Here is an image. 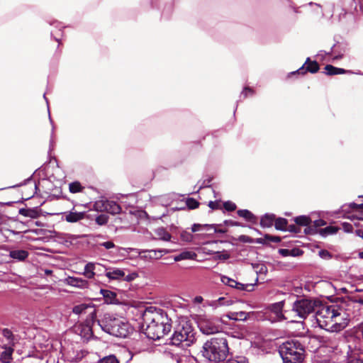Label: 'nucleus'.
Segmentation results:
<instances>
[{"label":"nucleus","mask_w":363,"mask_h":363,"mask_svg":"<svg viewBox=\"0 0 363 363\" xmlns=\"http://www.w3.org/2000/svg\"><path fill=\"white\" fill-rule=\"evenodd\" d=\"M142 317V330L149 339L160 340L171 330V319L168 318L166 312L161 309L157 311L152 306L147 307Z\"/></svg>","instance_id":"f257e3e1"},{"label":"nucleus","mask_w":363,"mask_h":363,"mask_svg":"<svg viewBox=\"0 0 363 363\" xmlns=\"http://www.w3.org/2000/svg\"><path fill=\"white\" fill-rule=\"evenodd\" d=\"M201 352L210 362L218 363L225 361L229 352L227 339L223 335L211 338L203 344Z\"/></svg>","instance_id":"f03ea898"},{"label":"nucleus","mask_w":363,"mask_h":363,"mask_svg":"<svg viewBox=\"0 0 363 363\" xmlns=\"http://www.w3.org/2000/svg\"><path fill=\"white\" fill-rule=\"evenodd\" d=\"M97 325L106 333L122 338L126 337L133 330L128 322L108 313L104 314L102 319L97 320Z\"/></svg>","instance_id":"7ed1b4c3"},{"label":"nucleus","mask_w":363,"mask_h":363,"mask_svg":"<svg viewBox=\"0 0 363 363\" xmlns=\"http://www.w3.org/2000/svg\"><path fill=\"white\" fill-rule=\"evenodd\" d=\"M284 363H301L305 357V349L298 340L286 341L279 347Z\"/></svg>","instance_id":"20e7f679"},{"label":"nucleus","mask_w":363,"mask_h":363,"mask_svg":"<svg viewBox=\"0 0 363 363\" xmlns=\"http://www.w3.org/2000/svg\"><path fill=\"white\" fill-rule=\"evenodd\" d=\"M289 298L293 301L292 311L302 319H306L310 313L315 311V308L319 304L318 300L311 298L298 297L296 295H291Z\"/></svg>","instance_id":"39448f33"},{"label":"nucleus","mask_w":363,"mask_h":363,"mask_svg":"<svg viewBox=\"0 0 363 363\" xmlns=\"http://www.w3.org/2000/svg\"><path fill=\"white\" fill-rule=\"evenodd\" d=\"M194 339V333L192 327L186 322L184 324L179 325L177 330L169 339L168 344L170 345L179 346L182 345L184 342H186V345H189V342H192Z\"/></svg>","instance_id":"423d86ee"},{"label":"nucleus","mask_w":363,"mask_h":363,"mask_svg":"<svg viewBox=\"0 0 363 363\" xmlns=\"http://www.w3.org/2000/svg\"><path fill=\"white\" fill-rule=\"evenodd\" d=\"M197 324L200 331L205 335L218 333L222 330L221 320L218 317H201Z\"/></svg>","instance_id":"0eeeda50"},{"label":"nucleus","mask_w":363,"mask_h":363,"mask_svg":"<svg viewBox=\"0 0 363 363\" xmlns=\"http://www.w3.org/2000/svg\"><path fill=\"white\" fill-rule=\"evenodd\" d=\"M72 313L80 317L86 315L85 320L92 321L96 318V311L94 305L89 303H82L72 308Z\"/></svg>","instance_id":"6e6552de"},{"label":"nucleus","mask_w":363,"mask_h":363,"mask_svg":"<svg viewBox=\"0 0 363 363\" xmlns=\"http://www.w3.org/2000/svg\"><path fill=\"white\" fill-rule=\"evenodd\" d=\"M94 206L97 211H106L112 215L118 214L121 211V206L114 201H99L95 203Z\"/></svg>","instance_id":"1a4fd4ad"},{"label":"nucleus","mask_w":363,"mask_h":363,"mask_svg":"<svg viewBox=\"0 0 363 363\" xmlns=\"http://www.w3.org/2000/svg\"><path fill=\"white\" fill-rule=\"evenodd\" d=\"M347 45L344 43H337L333 45L329 52L320 50L317 55L318 56H325L333 55V61L341 60L345 53L347 52Z\"/></svg>","instance_id":"9d476101"},{"label":"nucleus","mask_w":363,"mask_h":363,"mask_svg":"<svg viewBox=\"0 0 363 363\" xmlns=\"http://www.w3.org/2000/svg\"><path fill=\"white\" fill-rule=\"evenodd\" d=\"M220 281L223 284H224L226 286H228L231 288L236 289L238 291H252L254 290V284H244L242 283H240L233 279H231L227 276L223 275L220 277Z\"/></svg>","instance_id":"9b49d317"},{"label":"nucleus","mask_w":363,"mask_h":363,"mask_svg":"<svg viewBox=\"0 0 363 363\" xmlns=\"http://www.w3.org/2000/svg\"><path fill=\"white\" fill-rule=\"evenodd\" d=\"M97 320L88 321L85 320L84 323L80 324L77 327V331L79 332V335L84 340H89L94 335L93 327L96 324Z\"/></svg>","instance_id":"f8f14e48"},{"label":"nucleus","mask_w":363,"mask_h":363,"mask_svg":"<svg viewBox=\"0 0 363 363\" xmlns=\"http://www.w3.org/2000/svg\"><path fill=\"white\" fill-rule=\"evenodd\" d=\"M218 227H221L219 224H199L194 223L191 226V231L195 233L199 230H213L212 233H208V236H212L214 233H226L228 230L226 228H218Z\"/></svg>","instance_id":"ddd939ff"},{"label":"nucleus","mask_w":363,"mask_h":363,"mask_svg":"<svg viewBox=\"0 0 363 363\" xmlns=\"http://www.w3.org/2000/svg\"><path fill=\"white\" fill-rule=\"evenodd\" d=\"M18 329L15 326H12L11 328H0V334L6 339L8 342L7 346L14 347V345L18 341V335H15L14 333H17Z\"/></svg>","instance_id":"4468645a"},{"label":"nucleus","mask_w":363,"mask_h":363,"mask_svg":"<svg viewBox=\"0 0 363 363\" xmlns=\"http://www.w3.org/2000/svg\"><path fill=\"white\" fill-rule=\"evenodd\" d=\"M86 237V235H73L69 233H61L57 235L60 242L67 247L75 245L79 238Z\"/></svg>","instance_id":"2eb2a0df"},{"label":"nucleus","mask_w":363,"mask_h":363,"mask_svg":"<svg viewBox=\"0 0 363 363\" xmlns=\"http://www.w3.org/2000/svg\"><path fill=\"white\" fill-rule=\"evenodd\" d=\"M65 283L67 285L80 289L88 287V281L80 277H68L65 279Z\"/></svg>","instance_id":"dca6fc26"},{"label":"nucleus","mask_w":363,"mask_h":363,"mask_svg":"<svg viewBox=\"0 0 363 363\" xmlns=\"http://www.w3.org/2000/svg\"><path fill=\"white\" fill-rule=\"evenodd\" d=\"M2 348L4 350L0 352V362L1 363H11L13 360V352L14 351L13 347L7 346L4 345Z\"/></svg>","instance_id":"f3484780"},{"label":"nucleus","mask_w":363,"mask_h":363,"mask_svg":"<svg viewBox=\"0 0 363 363\" xmlns=\"http://www.w3.org/2000/svg\"><path fill=\"white\" fill-rule=\"evenodd\" d=\"M342 6L343 13H341L340 16H345L357 10V2L356 0H342Z\"/></svg>","instance_id":"a211bd4d"},{"label":"nucleus","mask_w":363,"mask_h":363,"mask_svg":"<svg viewBox=\"0 0 363 363\" xmlns=\"http://www.w3.org/2000/svg\"><path fill=\"white\" fill-rule=\"evenodd\" d=\"M100 294L103 296L104 302L107 304H113L118 303L117 295L114 291L101 289Z\"/></svg>","instance_id":"6ab92c4d"},{"label":"nucleus","mask_w":363,"mask_h":363,"mask_svg":"<svg viewBox=\"0 0 363 363\" xmlns=\"http://www.w3.org/2000/svg\"><path fill=\"white\" fill-rule=\"evenodd\" d=\"M303 65H305L304 70L303 71L304 74L307 72L315 74L317 73L320 69V66L317 61H311L310 57L306 58V60Z\"/></svg>","instance_id":"aec40b11"},{"label":"nucleus","mask_w":363,"mask_h":363,"mask_svg":"<svg viewBox=\"0 0 363 363\" xmlns=\"http://www.w3.org/2000/svg\"><path fill=\"white\" fill-rule=\"evenodd\" d=\"M106 277L111 280H121L125 276V272L123 269L118 268L106 269Z\"/></svg>","instance_id":"412c9836"},{"label":"nucleus","mask_w":363,"mask_h":363,"mask_svg":"<svg viewBox=\"0 0 363 363\" xmlns=\"http://www.w3.org/2000/svg\"><path fill=\"white\" fill-rule=\"evenodd\" d=\"M28 255V251L21 249L12 250L9 252L10 257L17 261H24Z\"/></svg>","instance_id":"4be33fe9"},{"label":"nucleus","mask_w":363,"mask_h":363,"mask_svg":"<svg viewBox=\"0 0 363 363\" xmlns=\"http://www.w3.org/2000/svg\"><path fill=\"white\" fill-rule=\"evenodd\" d=\"M84 212L69 211L65 215V220L69 223L77 222L85 217Z\"/></svg>","instance_id":"5701e85b"},{"label":"nucleus","mask_w":363,"mask_h":363,"mask_svg":"<svg viewBox=\"0 0 363 363\" xmlns=\"http://www.w3.org/2000/svg\"><path fill=\"white\" fill-rule=\"evenodd\" d=\"M276 216L273 213H265L260 218V225L262 228H270L272 226Z\"/></svg>","instance_id":"b1692460"},{"label":"nucleus","mask_w":363,"mask_h":363,"mask_svg":"<svg viewBox=\"0 0 363 363\" xmlns=\"http://www.w3.org/2000/svg\"><path fill=\"white\" fill-rule=\"evenodd\" d=\"M237 213L240 217L243 218L247 222L252 223H257V217L247 209H240L237 211Z\"/></svg>","instance_id":"393cba45"},{"label":"nucleus","mask_w":363,"mask_h":363,"mask_svg":"<svg viewBox=\"0 0 363 363\" xmlns=\"http://www.w3.org/2000/svg\"><path fill=\"white\" fill-rule=\"evenodd\" d=\"M196 257V254L192 251H184L174 256V259L175 262H179L184 259H194Z\"/></svg>","instance_id":"a878e982"},{"label":"nucleus","mask_w":363,"mask_h":363,"mask_svg":"<svg viewBox=\"0 0 363 363\" xmlns=\"http://www.w3.org/2000/svg\"><path fill=\"white\" fill-rule=\"evenodd\" d=\"M248 316L249 313L245 311L230 312L227 314V317L233 320H246Z\"/></svg>","instance_id":"bb28decb"},{"label":"nucleus","mask_w":363,"mask_h":363,"mask_svg":"<svg viewBox=\"0 0 363 363\" xmlns=\"http://www.w3.org/2000/svg\"><path fill=\"white\" fill-rule=\"evenodd\" d=\"M294 220L295 222V223L298 225L299 227L301 226H307L309 224H311V219L310 218L309 216H296L294 218Z\"/></svg>","instance_id":"cd10ccee"},{"label":"nucleus","mask_w":363,"mask_h":363,"mask_svg":"<svg viewBox=\"0 0 363 363\" xmlns=\"http://www.w3.org/2000/svg\"><path fill=\"white\" fill-rule=\"evenodd\" d=\"M275 228L281 231H286L288 227V220L284 218H275Z\"/></svg>","instance_id":"c85d7f7f"},{"label":"nucleus","mask_w":363,"mask_h":363,"mask_svg":"<svg viewBox=\"0 0 363 363\" xmlns=\"http://www.w3.org/2000/svg\"><path fill=\"white\" fill-rule=\"evenodd\" d=\"M339 228L336 226L329 225L320 230L319 233L321 236L326 237L329 235H334L338 231Z\"/></svg>","instance_id":"c756f323"},{"label":"nucleus","mask_w":363,"mask_h":363,"mask_svg":"<svg viewBox=\"0 0 363 363\" xmlns=\"http://www.w3.org/2000/svg\"><path fill=\"white\" fill-rule=\"evenodd\" d=\"M95 264L89 262L84 267V276L88 279H91L94 277Z\"/></svg>","instance_id":"7c9ffc66"},{"label":"nucleus","mask_w":363,"mask_h":363,"mask_svg":"<svg viewBox=\"0 0 363 363\" xmlns=\"http://www.w3.org/2000/svg\"><path fill=\"white\" fill-rule=\"evenodd\" d=\"M155 234L160 240L164 241H169L171 239V235L164 228H159L155 230Z\"/></svg>","instance_id":"2f4dec72"},{"label":"nucleus","mask_w":363,"mask_h":363,"mask_svg":"<svg viewBox=\"0 0 363 363\" xmlns=\"http://www.w3.org/2000/svg\"><path fill=\"white\" fill-rule=\"evenodd\" d=\"M233 303V300L226 298L225 297H220L217 300L212 301L211 304L212 306H230Z\"/></svg>","instance_id":"473e14b6"},{"label":"nucleus","mask_w":363,"mask_h":363,"mask_svg":"<svg viewBox=\"0 0 363 363\" xmlns=\"http://www.w3.org/2000/svg\"><path fill=\"white\" fill-rule=\"evenodd\" d=\"M69 189L71 193L75 194L82 191L83 187L79 182H74L69 184Z\"/></svg>","instance_id":"72a5a7b5"},{"label":"nucleus","mask_w":363,"mask_h":363,"mask_svg":"<svg viewBox=\"0 0 363 363\" xmlns=\"http://www.w3.org/2000/svg\"><path fill=\"white\" fill-rule=\"evenodd\" d=\"M347 363H363V353L352 354L349 358Z\"/></svg>","instance_id":"f704fd0d"},{"label":"nucleus","mask_w":363,"mask_h":363,"mask_svg":"<svg viewBox=\"0 0 363 363\" xmlns=\"http://www.w3.org/2000/svg\"><path fill=\"white\" fill-rule=\"evenodd\" d=\"M97 363H120L119 360L113 354L106 356L101 359Z\"/></svg>","instance_id":"c9c22d12"},{"label":"nucleus","mask_w":363,"mask_h":363,"mask_svg":"<svg viewBox=\"0 0 363 363\" xmlns=\"http://www.w3.org/2000/svg\"><path fill=\"white\" fill-rule=\"evenodd\" d=\"M285 303L286 300L273 303L272 305V310L276 313H281L282 311Z\"/></svg>","instance_id":"e433bc0d"},{"label":"nucleus","mask_w":363,"mask_h":363,"mask_svg":"<svg viewBox=\"0 0 363 363\" xmlns=\"http://www.w3.org/2000/svg\"><path fill=\"white\" fill-rule=\"evenodd\" d=\"M186 204L189 209H196L199 206V202L194 198H187Z\"/></svg>","instance_id":"4c0bfd02"},{"label":"nucleus","mask_w":363,"mask_h":363,"mask_svg":"<svg viewBox=\"0 0 363 363\" xmlns=\"http://www.w3.org/2000/svg\"><path fill=\"white\" fill-rule=\"evenodd\" d=\"M95 221L99 225H106L108 221V216L105 214H100L96 217Z\"/></svg>","instance_id":"58836bf2"},{"label":"nucleus","mask_w":363,"mask_h":363,"mask_svg":"<svg viewBox=\"0 0 363 363\" xmlns=\"http://www.w3.org/2000/svg\"><path fill=\"white\" fill-rule=\"evenodd\" d=\"M219 225L220 226H240V227H245V225L240 222L234 221L232 220H225L223 223H220Z\"/></svg>","instance_id":"ea45409f"},{"label":"nucleus","mask_w":363,"mask_h":363,"mask_svg":"<svg viewBox=\"0 0 363 363\" xmlns=\"http://www.w3.org/2000/svg\"><path fill=\"white\" fill-rule=\"evenodd\" d=\"M324 69H325L324 73L327 75H329V76L337 75V71L335 70V67L332 65H327L325 67Z\"/></svg>","instance_id":"a19ab883"},{"label":"nucleus","mask_w":363,"mask_h":363,"mask_svg":"<svg viewBox=\"0 0 363 363\" xmlns=\"http://www.w3.org/2000/svg\"><path fill=\"white\" fill-rule=\"evenodd\" d=\"M223 208L227 211H233L237 208V206L231 201H227L223 203Z\"/></svg>","instance_id":"79ce46f5"},{"label":"nucleus","mask_w":363,"mask_h":363,"mask_svg":"<svg viewBox=\"0 0 363 363\" xmlns=\"http://www.w3.org/2000/svg\"><path fill=\"white\" fill-rule=\"evenodd\" d=\"M226 363H248L246 357L242 356L236 357L233 359H228Z\"/></svg>","instance_id":"37998d69"},{"label":"nucleus","mask_w":363,"mask_h":363,"mask_svg":"<svg viewBox=\"0 0 363 363\" xmlns=\"http://www.w3.org/2000/svg\"><path fill=\"white\" fill-rule=\"evenodd\" d=\"M182 240L189 242L192 241L193 235L187 231H182L180 235Z\"/></svg>","instance_id":"c03bdc74"},{"label":"nucleus","mask_w":363,"mask_h":363,"mask_svg":"<svg viewBox=\"0 0 363 363\" xmlns=\"http://www.w3.org/2000/svg\"><path fill=\"white\" fill-rule=\"evenodd\" d=\"M28 217L35 218H38L40 215L39 210L37 207L35 208H28Z\"/></svg>","instance_id":"a18cd8bd"},{"label":"nucleus","mask_w":363,"mask_h":363,"mask_svg":"<svg viewBox=\"0 0 363 363\" xmlns=\"http://www.w3.org/2000/svg\"><path fill=\"white\" fill-rule=\"evenodd\" d=\"M286 231L294 233H299L301 232V229L296 224H291V225H288Z\"/></svg>","instance_id":"49530a36"},{"label":"nucleus","mask_w":363,"mask_h":363,"mask_svg":"<svg viewBox=\"0 0 363 363\" xmlns=\"http://www.w3.org/2000/svg\"><path fill=\"white\" fill-rule=\"evenodd\" d=\"M265 239H267V243L269 242H281V238L276 235H272L269 234H265Z\"/></svg>","instance_id":"de8ad7c7"},{"label":"nucleus","mask_w":363,"mask_h":363,"mask_svg":"<svg viewBox=\"0 0 363 363\" xmlns=\"http://www.w3.org/2000/svg\"><path fill=\"white\" fill-rule=\"evenodd\" d=\"M318 232V230L315 229V227L313 225H311L310 224L306 226L304 229V233L307 235H315Z\"/></svg>","instance_id":"09e8293b"},{"label":"nucleus","mask_w":363,"mask_h":363,"mask_svg":"<svg viewBox=\"0 0 363 363\" xmlns=\"http://www.w3.org/2000/svg\"><path fill=\"white\" fill-rule=\"evenodd\" d=\"M326 312L328 315H330L331 318H333L335 317H337L340 315V313L337 312V310L333 308L332 306H327L325 308Z\"/></svg>","instance_id":"8fccbe9b"},{"label":"nucleus","mask_w":363,"mask_h":363,"mask_svg":"<svg viewBox=\"0 0 363 363\" xmlns=\"http://www.w3.org/2000/svg\"><path fill=\"white\" fill-rule=\"evenodd\" d=\"M254 94V91L250 87H245L243 91L241 92L240 98L243 97L244 99L247 97L248 96H252Z\"/></svg>","instance_id":"3c124183"},{"label":"nucleus","mask_w":363,"mask_h":363,"mask_svg":"<svg viewBox=\"0 0 363 363\" xmlns=\"http://www.w3.org/2000/svg\"><path fill=\"white\" fill-rule=\"evenodd\" d=\"M238 240L240 242H245V243L254 242V240L252 238H250V236L245 235H240L238 238Z\"/></svg>","instance_id":"603ef678"},{"label":"nucleus","mask_w":363,"mask_h":363,"mask_svg":"<svg viewBox=\"0 0 363 363\" xmlns=\"http://www.w3.org/2000/svg\"><path fill=\"white\" fill-rule=\"evenodd\" d=\"M304 66H305V65H303L297 70L291 72L290 73L288 74L287 77L290 78L291 77L295 76V75H304L303 72L304 70Z\"/></svg>","instance_id":"864d4df0"},{"label":"nucleus","mask_w":363,"mask_h":363,"mask_svg":"<svg viewBox=\"0 0 363 363\" xmlns=\"http://www.w3.org/2000/svg\"><path fill=\"white\" fill-rule=\"evenodd\" d=\"M303 254V251L299 248H293L290 250V256L299 257Z\"/></svg>","instance_id":"5fc2aeb1"},{"label":"nucleus","mask_w":363,"mask_h":363,"mask_svg":"<svg viewBox=\"0 0 363 363\" xmlns=\"http://www.w3.org/2000/svg\"><path fill=\"white\" fill-rule=\"evenodd\" d=\"M319 256L325 259H328L332 257L331 254L326 250H321L318 252Z\"/></svg>","instance_id":"6e6d98bb"},{"label":"nucleus","mask_w":363,"mask_h":363,"mask_svg":"<svg viewBox=\"0 0 363 363\" xmlns=\"http://www.w3.org/2000/svg\"><path fill=\"white\" fill-rule=\"evenodd\" d=\"M208 206L212 210L219 209L220 208L219 205V201L218 200L214 201H209Z\"/></svg>","instance_id":"4d7b16f0"},{"label":"nucleus","mask_w":363,"mask_h":363,"mask_svg":"<svg viewBox=\"0 0 363 363\" xmlns=\"http://www.w3.org/2000/svg\"><path fill=\"white\" fill-rule=\"evenodd\" d=\"M211 178H208L207 179L203 180L202 184H201V185L199 186L198 190L196 191H195V193L199 192V191L201 190L203 188L211 186V185L209 184L211 183Z\"/></svg>","instance_id":"13d9d810"},{"label":"nucleus","mask_w":363,"mask_h":363,"mask_svg":"<svg viewBox=\"0 0 363 363\" xmlns=\"http://www.w3.org/2000/svg\"><path fill=\"white\" fill-rule=\"evenodd\" d=\"M342 228L345 232L346 233H352L353 230V226L352 224L349 223H343Z\"/></svg>","instance_id":"bf43d9fd"},{"label":"nucleus","mask_w":363,"mask_h":363,"mask_svg":"<svg viewBox=\"0 0 363 363\" xmlns=\"http://www.w3.org/2000/svg\"><path fill=\"white\" fill-rule=\"evenodd\" d=\"M337 71V74H353L354 72L352 70L345 69L343 68H339L335 67V69Z\"/></svg>","instance_id":"052dcab7"},{"label":"nucleus","mask_w":363,"mask_h":363,"mask_svg":"<svg viewBox=\"0 0 363 363\" xmlns=\"http://www.w3.org/2000/svg\"><path fill=\"white\" fill-rule=\"evenodd\" d=\"M326 224L325 221L322 220V219H318V220H315L314 222H313V226L315 227V229L318 230V228L319 227H321V226H323Z\"/></svg>","instance_id":"680f3d73"},{"label":"nucleus","mask_w":363,"mask_h":363,"mask_svg":"<svg viewBox=\"0 0 363 363\" xmlns=\"http://www.w3.org/2000/svg\"><path fill=\"white\" fill-rule=\"evenodd\" d=\"M100 245L104 247L107 250L115 247V244L112 241L102 242Z\"/></svg>","instance_id":"e2e57ef3"},{"label":"nucleus","mask_w":363,"mask_h":363,"mask_svg":"<svg viewBox=\"0 0 363 363\" xmlns=\"http://www.w3.org/2000/svg\"><path fill=\"white\" fill-rule=\"evenodd\" d=\"M49 24L50 26H55V28H58L60 30H61V28L65 27L62 25V23L60 22L55 21V20L49 21Z\"/></svg>","instance_id":"0e129e2a"},{"label":"nucleus","mask_w":363,"mask_h":363,"mask_svg":"<svg viewBox=\"0 0 363 363\" xmlns=\"http://www.w3.org/2000/svg\"><path fill=\"white\" fill-rule=\"evenodd\" d=\"M279 254L283 257L290 256V250L281 248L279 250Z\"/></svg>","instance_id":"69168bd1"},{"label":"nucleus","mask_w":363,"mask_h":363,"mask_svg":"<svg viewBox=\"0 0 363 363\" xmlns=\"http://www.w3.org/2000/svg\"><path fill=\"white\" fill-rule=\"evenodd\" d=\"M256 243L261 244V245H267V239H265V235L264 238H257L255 241Z\"/></svg>","instance_id":"338daca9"},{"label":"nucleus","mask_w":363,"mask_h":363,"mask_svg":"<svg viewBox=\"0 0 363 363\" xmlns=\"http://www.w3.org/2000/svg\"><path fill=\"white\" fill-rule=\"evenodd\" d=\"M135 274H129L125 277L124 276V277L122 279H123L124 281H131L135 279Z\"/></svg>","instance_id":"774afa93"}]
</instances>
